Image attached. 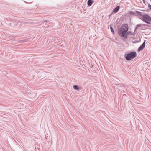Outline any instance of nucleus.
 I'll return each instance as SVG.
<instances>
[{"label":"nucleus","mask_w":151,"mask_h":151,"mask_svg":"<svg viewBox=\"0 0 151 151\" xmlns=\"http://www.w3.org/2000/svg\"><path fill=\"white\" fill-rule=\"evenodd\" d=\"M139 19L149 24H151L150 22L151 21V17L148 15L141 14L139 16Z\"/></svg>","instance_id":"obj_2"},{"label":"nucleus","mask_w":151,"mask_h":151,"mask_svg":"<svg viewBox=\"0 0 151 151\" xmlns=\"http://www.w3.org/2000/svg\"><path fill=\"white\" fill-rule=\"evenodd\" d=\"M14 25H17V23L16 22H14Z\"/></svg>","instance_id":"obj_14"},{"label":"nucleus","mask_w":151,"mask_h":151,"mask_svg":"<svg viewBox=\"0 0 151 151\" xmlns=\"http://www.w3.org/2000/svg\"><path fill=\"white\" fill-rule=\"evenodd\" d=\"M127 35H132V32L131 31H128L127 32Z\"/></svg>","instance_id":"obj_11"},{"label":"nucleus","mask_w":151,"mask_h":151,"mask_svg":"<svg viewBox=\"0 0 151 151\" xmlns=\"http://www.w3.org/2000/svg\"><path fill=\"white\" fill-rule=\"evenodd\" d=\"M142 26H147V25L145 24H139L136 25L135 28V30L137 29L138 27H141Z\"/></svg>","instance_id":"obj_7"},{"label":"nucleus","mask_w":151,"mask_h":151,"mask_svg":"<svg viewBox=\"0 0 151 151\" xmlns=\"http://www.w3.org/2000/svg\"><path fill=\"white\" fill-rule=\"evenodd\" d=\"M141 12L139 11H132L130 12V14L131 15H138L139 16L141 14Z\"/></svg>","instance_id":"obj_4"},{"label":"nucleus","mask_w":151,"mask_h":151,"mask_svg":"<svg viewBox=\"0 0 151 151\" xmlns=\"http://www.w3.org/2000/svg\"><path fill=\"white\" fill-rule=\"evenodd\" d=\"M145 42H144L138 48V51L140 52L144 48L145 46Z\"/></svg>","instance_id":"obj_5"},{"label":"nucleus","mask_w":151,"mask_h":151,"mask_svg":"<svg viewBox=\"0 0 151 151\" xmlns=\"http://www.w3.org/2000/svg\"><path fill=\"white\" fill-rule=\"evenodd\" d=\"M128 29V26L127 24H124L118 30V34L122 37H124V39L127 38V32Z\"/></svg>","instance_id":"obj_1"},{"label":"nucleus","mask_w":151,"mask_h":151,"mask_svg":"<svg viewBox=\"0 0 151 151\" xmlns=\"http://www.w3.org/2000/svg\"><path fill=\"white\" fill-rule=\"evenodd\" d=\"M110 28L111 32L113 33H114V29H113L112 27L111 26H110Z\"/></svg>","instance_id":"obj_10"},{"label":"nucleus","mask_w":151,"mask_h":151,"mask_svg":"<svg viewBox=\"0 0 151 151\" xmlns=\"http://www.w3.org/2000/svg\"><path fill=\"white\" fill-rule=\"evenodd\" d=\"M120 8L119 6H117L115 7L113 10V12L114 13H117L119 10Z\"/></svg>","instance_id":"obj_6"},{"label":"nucleus","mask_w":151,"mask_h":151,"mask_svg":"<svg viewBox=\"0 0 151 151\" xmlns=\"http://www.w3.org/2000/svg\"><path fill=\"white\" fill-rule=\"evenodd\" d=\"M73 88L74 89L77 90V91H78L79 90V87L78 85H73Z\"/></svg>","instance_id":"obj_9"},{"label":"nucleus","mask_w":151,"mask_h":151,"mask_svg":"<svg viewBox=\"0 0 151 151\" xmlns=\"http://www.w3.org/2000/svg\"><path fill=\"white\" fill-rule=\"evenodd\" d=\"M137 56L136 52H132L125 55L124 57L127 60H130L133 59Z\"/></svg>","instance_id":"obj_3"},{"label":"nucleus","mask_w":151,"mask_h":151,"mask_svg":"<svg viewBox=\"0 0 151 151\" xmlns=\"http://www.w3.org/2000/svg\"><path fill=\"white\" fill-rule=\"evenodd\" d=\"M47 26H49V25L48 24H47Z\"/></svg>","instance_id":"obj_15"},{"label":"nucleus","mask_w":151,"mask_h":151,"mask_svg":"<svg viewBox=\"0 0 151 151\" xmlns=\"http://www.w3.org/2000/svg\"><path fill=\"white\" fill-rule=\"evenodd\" d=\"M49 22L48 21H47V20H45V21H44V22H43V25H44L45 24V25H46V23H45V22Z\"/></svg>","instance_id":"obj_12"},{"label":"nucleus","mask_w":151,"mask_h":151,"mask_svg":"<svg viewBox=\"0 0 151 151\" xmlns=\"http://www.w3.org/2000/svg\"><path fill=\"white\" fill-rule=\"evenodd\" d=\"M94 2V1L92 0H88L87 1V5L89 6H91Z\"/></svg>","instance_id":"obj_8"},{"label":"nucleus","mask_w":151,"mask_h":151,"mask_svg":"<svg viewBox=\"0 0 151 151\" xmlns=\"http://www.w3.org/2000/svg\"><path fill=\"white\" fill-rule=\"evenodd\" d=\"M148 7L149 9H151V5H150V4H148Z\"/></svg>","instance_id":"obj_13"}]
</instances>
